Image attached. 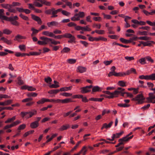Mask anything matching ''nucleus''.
I'll return each instance as SVG.
<instances>
[{"instance_id":"nucleus-1","label":"nucleus","mask_w":155,"mask_h":155,"mask_svg":"<svg viewBox=\"0 0 155 155\" xmlns=\"http://www.w3.org/2000/svg\"><path fill=\"white\" fill-rule=\"evenodd\" d=\"M37 110H34L33 111L29 112L22 111L20 113V115L22 118H25L27 119H29L33 115L37 114Z\"/></svg>"},{"instance_id":"nucleus-2","label":"nucleus","mask_w":155,"mask_h":155,"mask_svg":"<svg viewBox=\"0 0 155 155\" xmlns=\"http://www.w3.org/2000/svg\"><path fill=\"white\" fill-rule=\"evenodd\" d=\"M145 99V98L144 97L142 94L137 95L134 98H133L131 99V101H136L137 102L136 103L137 104H143L144 102V100Z\"/></svg>"},{"instance_id":"nucleus-3","label":"nucleus","mask_w":155,"mask_h":155,"mask_svg":"<svg viewBox=\"0 0 155 155\" xmlns=\"http://www.w3.org/2000/svg\"><path fill=\"white\" fill-rule=\"evenodd\" d=\"M40 39L43 41H38L37 43L40 45H46L50 42V41H51L52 39L49 38H48L44 37L43 36L40 37Z\"/></svg>"},{"instance_id":"nucleus-4","label":"nucleus","mask_w":155,"mask_h":155,"mask_svg":"<svg viewBox=\"0 0 155 155\" xmlns=\"http://www.w3.org/2000/svg\"><path fill=\"white\" fill-rule=\"evenodd\" d=\"M139 78L140 79H145L146 80H155V73L152 74L150 75H141L139 76Z\"/></svg>"},{"instance_id":"nucleus-5","label":"nucleus","mask_w":155,"mask_h":155,"mask_svg":"<svg viewBox=\"0 0 155 155\" xmlns=\"http://www.w3.org/2000/svg\"><path fill=\"white\" fill-rule=\"evenodd\" d=\"M63 38H70V40L68 41V43H72L73 42H75L76 39L75 37L72 35L71 34L68 33H66L64 35H62Z\"/></svg>"},{"instance_id":"nucleus-6","label":"nucleus","mask_w":155,"mask_h":155,"mask_svg":"<svg viewBox=\"0 0 155 155\" xmlns=\"http://www.w3.org/2000/svg\"><path fill=\"white\" fill-rule=\"evenodd\" d=\"M93 87L92 85L87 86L80 88V92L82 94H85L90 92L91 91V89Z\"/></svg>"},{"instance_id":"nucleus-7","label":"nucleus","mask_w":155,"mask_h":155,"mask_svg":"<svg viewBox=\"0 0 155 155\" xmlns=\"http://www.w3.org/2000/svg\"><path fill=\"white\" fill-rule=\"evenodd\" d=\"M11 5L8 4H1L2 7L6 9H8V11L10 12L14 13H16L17 11L16 10L13 9H12V8H10V5Z\"/></svg>"},{"instance_id":"nucleus-8","label":"nucleus","mask_w":155,"mask_h":155,"mask_svg":"<svg viewBox=\"0 0 155 155\" xmlns=\"http://www.w3.org/2000/svg\"><path fill=\"white\" fill-rule=\"evenodd\" d=\"M21 123V121L19 120H17L13 122L11 124L9 125H7L5 126L3 128V129L4 130H5L6 129H7L8 128H11L12 127L16 126V125L19 124Z\"/></svg>"},{"instance_id":"nucleus-9","label":"nucleus","mask_w":155,"mask_h":155,"mask_svg":"<svg viewBox=\"0 0 155 155\" xmlns=\"http://www.w3.org/2000/svg\"><path fill=\"white\" fill-rule=\"evenodd\" d=\"M134 135H132L130 136L129 137H127L126 136L123 137L122 138L119 139L118 140V142H122L123 143V145H124L125 142L128 141L129 140L132 139Z\"/></svg>"},{"instance_id":"nucleus-10","label":"nucleus","mask_w":155,"mask_h":155,"mask_svg":"<svg viewBox=\"0 0 155 155\" xmlns=\"http://www.w3.org/2000/svg\"><path fill=\"white\" fill-rule=\"evenodd\" d=\"M74 102L75 101L71 98H68L63 100L59 99V103H61L62 104H67Z\"/></svg>"},{"instance_id":"nucleus-11","label":"nucleus","mask_w":155,"mask_h":155,"mask_svg":"<svg viewBox=\"0 0 155 155\" xmlns=\"http://www.w3.org/2000/svg\"><path fill=\"white\" fill-rule=\"evenodd\" d=\"M142 45H143L144 47L147 46L150 47L152 46V44H155V42L153 41H148L147 42H144L143 41H141L140 42Z\"/></svg>"},{"instance_id":"nucleus-12","label":"nucleus","mask_w":155,"mask_h":155,"mask_svg":"<svg viewBox=\"0 0 155 155\" xmlns=\"http://www.w3.org/2000/svg\"><path fill=\"white\" fill-rule=\"evenodd\" d=\"M31 18L32 19L36 21L40 25L41 24L42 21L41 18L33 14H31Z\"/></svg>"},{"instance_id":"nucleus-13","label":"nucleus","mask_w":155,"mask_h":155,"mask_svg":"<svg viewBox=\"0 0 155 155\" xmlns=\"http://www.w3.org/2000/svg\"><path fill=\"white\" fill-rule=\"evenodd\" d=\"M120 94V96L124 97V94H126V92H121V91L116 90L113 92L114 98L118 97V95Z\"/></svg>"},{"instance_id":"nucleus-14","label":"nucleus","mask_w":155,"mask_h":155,"mask_svg":"<svg viewBox=\"0 0 155 155\" xmlns=\"http://www.w3.org/2000/svg\"><path fill=\"white\" fill-rule=\"evenodd\" d=\"M4 51L5 52L1 51L0 52V56H4L8 54V53L10 54H13L14 52L11 50L7 49H5Z\"/></svg>"},{"instance_id":"nucleus-15","label":"nucleus","mask_w":155,"mask_h":155,"mask_svg":"<svg viewBox=\"0 0 155 155\" xmlns=\"http://www.w3.org/2000/svg\"><path fill=\"white\" fill-rule=\"evenodd\" d=\"M113 75L116 77L122 76V74L121 72L117 73L115 71H111L108 74V76L109 77H110Z\"/></svg>"},{"instance_id":"nucleus-16","label":"nucleus","mask_w":155,"mask_h":155,"mask_svg":"<svg viewBox=\"0 0 155 155\" xmlns=\"http://www.w3.org/2000/svg\"><path fill=\"white\" fill-rule=\"evenodd\" d=\"M4 10L3 9H0V18L2 20H4L7 21L8 17L5 15H3L4 14Z\"/></svg>"},{"instance_id":"nucleus-17","label":"nucleus","mask_w":155,"mask_h":155,"mask_svg":"<svg viewBox=\"0 0 155 155\" xmlns=\"http://www.w3.org/2000/svg\"><path fill=\"white\" fill-rule=\"evenodd\" d=\"M47 25L49 27H50L51 25L58 27L59 25V23L56 21H52L50 22H48L47 23Z\"/></svg>"},{"instance_id":"nucleus-18","label":"nucleus","mask_w":155,"mask_h":155,"mask_svg":"<svg viewBox=\"0 0 155 155\" xmlns=\"http://www.w3.org/2000/svg\"><path fill=\"white\" fill-rule=\"evenodd\" d=\"M148 95L149 97L146 98V99L147 100V101L146 102L152 103L153 93H150L148 94Z\"/></svg>"},{"instance_id":"nucleus-19","label":"nucleus","mask_w":155,"mask_h":155,"mask_svg":"<svg viewBox=\"0 0 155 155\" xmlns=\"http://www.w3.org/2000/svg\"><path fill=\"white\" fill-rule=\"evenodd\" d=\"M86 70V68L85 67L79 66L77 68V72L80 73H83L85 72Z\"/></svg>"},{"instance_id":"nucleus-20","label":"nucleus","mask_w":155,"mask_h":155,"mask_svg":"<svg viewBox=\"0 0 155 155\" xmlns=\"http://www.w3.org/2000/svg\"><path fill=\"white\" fill-rule=\"evenodd\" d=\"M39 126V123L35 121L31 122L30 124V127L32 129H35L37 128Z\"/></svg>"},{"instance_id":"nucleus-21","label":"nucleus","mask_w":155,"mask_h":155,"mask_svg":"<svg viewBox=\"0 0 155 155\" xmlns=\"http://www.w3.org/2000/svg\"><path fill=\"white\" fill-rule=\"evenodd\" d=\"M101 91V89L98 86H94L93 87L92 89V93L96 92H100Z\"/></svg>"},{"instance_id":"nucleus-22","label":"nucleus","mask_w":155,"mask_h":155,"mask_svg":"<svg viewBox=\"0 0 155 155\" xmlns=\"http://www.w3.org/2000/svg\"><path fill=\"white\" fill-rule=\"evenodd\" d=\"M104 100V98H94L91 97L89 99V100L90 101H94L102 102Z\"/></svg>"},{"instance_id":"nucleus-23","label":"nucleus","mask_w":155,"mask_h":155,"mask_svg":"<svg viewBox=\"0 0 155 155\" xmlns=\"http://www.w3.org/2000/svg\"><path fill=\"white\" fill-rule=\"evenodd\" d=\"M70 127V125L68 124H67L65 125H63L59 128V130L60 131H63L64 130L68 129Z\"/></svg>"},{"instance_id":"nucleus-24","label":"nucleus","mask_w":155,"mask_h":155,"mask_svg":"<svg viewBox=\"0 0 155 155\" xmlns=\"http://www.w3.org/2000/svg\"><path fill=\"white\" fill-rule=\"evenodd\" d=\"M0 40H2L3 42L8 45H11L12 44V42L11 40H8L6 38H5L4 37H2L0 38Z\"/></svg>"},{"instance_id":"nucleus-25","label":"nucleus","mask_w":155,"mask_h":155,"mask_svg":"<svg viewBox=\"0 0 155 155\" xmlns=\"http://www.w3.org/2000/svg\"><path fill=\"white\" fill-rule=\"evenodd\" d=\"M31 30L32 31L31 35L32 37L36 35L40 31L39 30L35 29L34 28H32Z\"/></svg>"},{"instance_id":"nucleus-26","label":"nucleus","mask_w":155,"mask_h":155,"mask_svg":"<svg viewBox=\"0 0 155 155\" xmlns=\"http://www.w3.org/2000/svg\"><path fill=\"white\" fill-rule=\"evenodd\" d=\"M60 91V89H53L49 91L48 93L51 94H56L59 92Z\"/></svg>"},{"instance_id":"nucleus-27","label":"nucleus","mask_w":155,"mask_h":155,"mask_svg":"<svg viewBox=\"0 0 155 155\" xmlns=\"http://www.w3.org/2000/svg\"><path fill=\"white\" fill-rule=\"evenodd\" d=\"M42 34L44 35L51 37H52L53 35V33L48 31H43L42 32Z\"/></svg>"},{"instance_id":"nucleus-28","label":"nucleus","mask_w":155,"mask_h":155,"mask_svg":"<svg viewBox=\"0 0 155 155\" xmlns=\"http://www.w3.org/2000/svg\"><path fill=\"white\" fill-rule=\"evenodd\" d=\"M72 87V86L68 87H63L60 89V91H65L68 90H70Z\"/></svg>"},{"instance_id":"nucleus-29","label":"nucleus","mask_w":155,"mask_h":155,"mask_svg":"<svg viewBox=\"0 0 155 155\" xmlns=\"http://www.w3.org/2000/svg\"><path fill=\"white\" fill-rule=\"evenodd\" d=\"M16 119V116H14L11 118H9L5 121L6 124L10 123L13 122Z\"/></svg>"},{"instance_id":"nucleus-30","label":"nucleus","mask_w":155,"mask_h":155,"mask_svg":"<svg viewBox=\"0 0 155 155\" xmlns=\"http://www.w3.org/2000/svg\"><path fill=\"white\" fill-rule=\"evenodd\" d=\"M70 49L68 47H64L61 51V53H68L70 51Z\"/></svg>"},{"instance_id":"nucleus-31","label":"nucleus","mask_w":155,"mask_h":155,"mask_svg":"<svg viewBox=\"0 0 155 155\" xmlns=\"http://www.w3.org/2000/svg\"><path fill=\"white\" fill-rule=\"evenodd\" d=\"M124 133V131H122L119 133H117L116 134H113V136H114V139L119 138L121 135H122V134H123Z\"/></svg>"},{"instance_id":"nucleus-32","label":"nucleus","mask_w":155,"mask_h":155,"mask_svg":"<svg viewBox=\"0 0 155 155\" xmlns=\"http://www.w3.org/2000/svg\"><path fill=\"white\" fill-rule=\"evenodd\" d=\"M18 19V18L17 16H14V17H10L7 18V21H16Z\"/></svg>"},{"instance_id":"nucleus-33","label":"nucleus","mask_w":155,"mask_h":155,"mask_svg":"<svg viewBox=\"0 0 155 155\" xmlns=\"http://www.w3.org/2000/svg\"><path fill=\"white\" fill-rule=\"evenodd\" d=\"M57 13L56 10H55L54 8H52V15L51 16V18H53L58 17V15H56Z\"/></svg>"},{"instance_id":"nucleus-34","label":"nucleus","mask_w":155,"mask_h":155,"mask_svg":"<svg viewBox=\"0 0 155 155\" xmlns=\"http://www.w3.org/2000/svg\"><path fill=\"white\" fill-rule=\"evenodd\" d=\"M146 58L145 57L140 59L138 60V61L141 64H146ZM137 62L138 61H137Z\"/></svg>"},{"instance_id":"nucleus-35","label":"nucleus","mask_w":155,"mask_h":155,"mask_svg":"<svg viewBox=\"0 0 155 155\" xmlns=\"http://www.w3.org/2000/svg\"><path fill=\"white\" fill-rule=\"evenodd\" d=\"M45 102H47L46 98H43L38 101L37 102V103L38 104H43Z\"/></svg>"},{"instance_id":"nucleus-36","label":"nucleus","mask_w":155,"mask_h":155,"mask_svg":"<svg viewBox=\"0 0 155 155\" xmlns=\"http://www.w3.org/2000/svg\"><path fill=\"white\" fill-rule=\"evenodd\" d=\"M37 95L38 94L37 93L32 92L29 93L27 94V96L29 97H36Z\"/></svg>"},{"instance_id":"nucleus-37","label":"nucleus","mask_w":155,"mask_h":155,"mask_svg":"<svg viewBox=\"0 0 155 155\" xmlns=\"http://www.w3.org/2000/svg\"><path fill=\"white\" fill-rule=\"evenodd\" d=\"M3 34L9 35L12 33V31L6 28L3 30Z\"/></svg>"},{"instance_id":"nucleus-38","label":"nucleus","mask_w":155,"mask_h":155,"mask_svg":"<svg viewBox=\"0 0 155 155\" xmlns=\"http://www.w3.org/2000/svg\"><path fill=\"white\" fill-rule=\"evenodd\" d=\"M19 17H20L21 18L24 20L26 21H28L29 20V18L28 17L22 14L21 13L19 15Z\"/></svg>"},{"instance_id":"nucleus-39","label":"nucleus","mask_w":155,"mask_h":155,"mask_svg":"<svg viewBox=\"0 0 155 155\" xmlns=\"http://www.w3.org/2000/svg\"><path fill=\"white\" fill-rule=\"evenodd\" d=\"M78 15V17H79V18L80 17L83 18L85 15L84 13L83 12H79L78 14L76 13L75 14V16H77Z\"/></svg>"},{"instance_id":"nucleus-40","label":"nucleus","mask_w":155,"mask_h":155,"mask_svg":"<svg viewBox=\"0 0 155 155\" xmlns=\"http://www.w3.org/2000/svg\"><path fill=\"white\" fill-rule=\"evenodd\" d=\"M46 101L50 102H54L55 103H59V99L56 100L54 99H46Z\"/></svg>"},{"instance_id":"nucleus-41","label":"nucleus","mask_w":155,"mask_h":155,"mask_svg":"<svg viewBox=\"0 0 155 155\" xmlns=\"http://www.w3.org/2000/svg\"><path fill=\"white\" fill-rule=\"evenodd\" d=\"M18 84L20 85H22L24 84L23 81L21 79V77L18 76L17 78Z\"/></svg>"},{"instance_id":"nucleus-42","label":"nucleus","mask_w":155,"mask_h":155,"mask_svg":"<svg viewBox=\"0 0 155 155\" xmlns=\"http://www.w3.org/2000/svg\"><path fill=\"white\" fill-rule=\"evenodd\" d=\"M60 95L66 97H69L71 96L72 94L66 92H63L60 93Z\"/></svg>"},{"instance_id":"nucleus-43","label":"nucleus","mask_w":155,"mask_h":155,"mask_svg":"<svg viewBox=\"0 0 155 155\" xmlns=\"http://www.w3.org/2000/svg\"><path fill=\"white\" fill-rule=\"evenodd\" d=\"M117 105L119 107H128L130 106V104H127L126 103L124 104H118Z\"/></svg>"},{"instance_id":"nucleus-44","label":"nucleus","mask_w":155,"mask_h":155,"mask_svg":"<svg viewBox=\"0 0 155 155\" xmlns=\"http://www.w3.org/2000/svg\"><path fill=\"white\" fill-rule=\"evenodd\" d=\"M0 110H1V111L4 110H13V108L11 107H0Z\"/></svg>"},{"instance_id":"nucleus-45","label":"nucleus","mask_w":155,"mask_h":155,"mask_svg":"<svg viewBox=\"0 0 155 155\" xmlns=\"http://www.w3.org/2000/svg\"><path fill=\"white\" fill-rule=\"evenodd\" d=\"M41 54L40 52H37L36 51H31L29 53V56L30 55H38Z\"/></svg>"},{"instance_id":"nucleus-46","label":"nucleus","mask_w":155,"mask_h":155,"mask_svg":"<svg viewBox=\"0 0 155 155\" xmlns=\"http://www.w3.org/2000/svg\"><path fill=\"white\" fill-rule=\"evenodd\" d=\"M118 85L122 87H124L126 86V83L123 81H120L118 82Z\"/></svg>"},{"instance_id":"nucleus-47","label":"nucleus","mask_w":155,"mask_h":155,"mask_svg":"<svg viewBox=\"0 0 155 155\" xmlns=\"http://www.w3.org/2000/svg\"><path fill=\"white\" fill-rule=\"evenodd\" d=\"M26 127V125L25 124H22L19 126L17 128V130H21L24 129Z\"/></svg>"},{"instance_id":"nucleus-48","label":"nucleus","mask_w":155,"mask_h":155,"mask_svg":"<svg viewBox=\"0 0 155 155\" xmlns=\"http://www.w3.org/2000/svg\"><path fill=\"white\" fill-rule=\"evenodd\" d=\"M21 5V4L18 2H13L12 3V4L10 6V8H12V7L15 6H20Z\"/></svg>"},{"instance_id":"nucleus-49","label":"nucleus","mask_w":155,"mask_h":155,"mask_svg":"<svg viewBox=\"0 0 155 155\" xmlns=\"http://www.w3.org/2000/svg\"><path fill=\"white\" fill-rule=\"evenodd\" d=\"M113 29V27H112L110 26L108 27V28H107V30L108 31V33L109 34H114L115 32L114 31L112 30Z\"/></svg>"},{"instance_id":"nucleus-50","label":"nucleus","mask_w":155,"mask_h":155,"mask_svg":"<svg viewBox=\"0 0 155 155\" xmlns=\"http://www.w3.org/2000/svg\"><path fill=\"white\" fill-rule=\"evenodd\" d=\"M113 122V121H111L108 124H107V123H105L103 124L104 125L105 128L106 129H107L108 128L112 126V124Z\"/></svg>"},{"instance_id":"nucleus-51","label":"nucleus","mask_w":155,"mask_h":155,"mask_svg":"<svg viewBox=\"0 0 155 155\" xmlns=\"http://www.w3.org/2000/svg\"><path fill=\"white\" fill-rule=\"evenodd\" d=\"M102 92L106 94H107L109 95V96H112V98H114V96H113V92H110L109 91H102Z\"/></svg>"},{"instance_id":"nucleus-52","label":"nucleus","mask_w":155,"mask_h":155,"mask_svg":"<svg viewBox=\"0 0 155 155\" xmlns=\"http://www.w3.org/2000/svg\"><path fill=\"white\" fill-rule=\"evenodd\" d=\"M20 50L22 51H25L26 50V46L25 45H20L18 46Z\"/></svg>"},{"instance_id":"nucleus-53","label":"nucleus","mask_w":155,"mask_h":155,"mask_svg":"<svg viewBox=\"0 0 155 155\" xmlns=\"http://www.w3.org/2000/svg\"><path fill=\"white\" fill-rule=\"evenodd\" d=\"M67 61L69 64H74L76 62V60L73 59H69L67 60Z\"/></svg>"},{"instance_id":"nucleus-54","label":"nucleus","mask_w":155,"mask_h":155,"mask_svg":"<svg viewBox=\"0 0 155 155\" xmlns=\"http://www.w3.org/2000/svg\"><path fill=\"white\" fill-rule=\"evenodd\" d=\"M120 40L122 43L125 44H128V42H129V41H128V40L125 39L123 38H120Z\"/></svg>"},{"instance_id":"nucleus-55","label":"nucleus","mask_w":155,"mask_h":155,"mask_svg":"<svg viewBox=\"0 0 155 155\" xmlns=\"http://www.w3.org/2000/svg\"><path fill=\"white\" fill-rule=\"evenodd\" d=\"M139 39L145 41H147L150 39V38L146 36H141L139 37Z\"/></svg>"},{"instance_id":"nucleus-56","label":"nucleus","mask_w":155,"mask_h":155,"mask_svg":"<svg viewBox=\"0 0 155 155\" xmlns=\"http://www.w3.org/2000/svg\"><path fill=\"white\" fill-rule=\"evenodd\" d=\"M25 38H24V37L21 36L19 35H18L16 36H15V38L14 39V41H18V39H25Z\"/></svg>"},{"instance_id":"nucleus-57","label":"nucleus","mask_w":155,"mask_h":155,"mask_svg":"<svg viewBox=\"0 0 155 155\" xmlns=\"http://www.w3.org/2000/svg\"><path fill=\"white\" fill-rule=\"evenodd\" d=\"M11 22V24L14 25L18 26L19 25V23L16 21H8Z\"/></svg>"},{"instance_id":"nucleus-58","label":"nucleus","mask_w":155,"mask_h":155,"mask_svg":"<svg viewBox=\"0 0 155 155\" xmlns=\"http://www.w3.org/2000/svg\"><path fill=\"white\" fill-rule=\"evenodd\" d=\"M147 31H139L138 34L140 35H147Z\"/></svg>"},{"instance_id":"nucleus-59","label":"nucleus","mask_w":155,"mask_h":155,"mask_svg":"<svg viewBox=\"0 0 155 155\" xmlns=\"http://www.w3.org/2000/svg\"><path fill=\"white\" fill-rule=\"evenodd\" d=\"M108 37L111 39H117L119 38V36L116 35H109Z\"/></svg>"},{"instance_id":"nucleus-60","label":"nucleus","mask_w":155,"mask_h":155,"mask_svg":"<svg viewBox=\"0 0 155 155\" xmlns=\"http://www.w3.org/2000/svg\"><path fill=\"white\" fill-rule=\"evenodd\" d=\"M83 95L82 94H76L75 95H73L72 97L73 98L75 99V98H81L82 97Z\"/></svg>"},{"instance_id":"nucleus-61","label":"nucleus","mask_w":155,"mask_h":155,"mask_svg":"<svg viewBox=\"0 0 155 155\" xmlns=\"http://www.w3.org/2000/svg\"><path fill=\"white\" fill-rule=\"evenodd\" d=\"M150 107V104H148L147 105H144L143 107H141V109L143 110H148L149 107Z\"/></svg>"},{"instance_id":"nucleus-62","label":"nucleus","mask_w":155,"mask_h":155,"mask_svg":"<svg viewBox=\"0 0 155 155\" xmlns=\"http://www.w3.org/2000/svg\"><path fill=\"white\" fill-rule=\"evenodd\" d=\"M81 143V141H78L77 143H76V145L71 150V152H72L74 150H76L77 148L79 146V145Z\"/></svg>"},{"instance_id":"nucleus-63","label":"nucleus","mask_w":155,"mask_h":155,"mask_svg":"<svg viewBox=\"0 0 155 155\" xmlns=\"http://www.w3.org/2000/svg\"><path fill=\"white\" fill-rule=\"evenodd\" d=\"M82 99V101L84 103H87L88 102V101H89V99L88 100L86 97L84 96V97L83 95L82 96V97L81 98Z\"/></svg>"},{"instance_id":"nucleus-64","label":"nucleus","mask_w":155,"mask_h":155,"mask_svg":"<svg viewBox=\"0 0 155 155\" xmlns=\"http://www.w3.org/2000/svg\"><path fill=\"white\" fill-rule=\"evenodd\" d=\"M95 33L99 35H102L104 33V30H95Z\"/></svg>"}]
</instances>
